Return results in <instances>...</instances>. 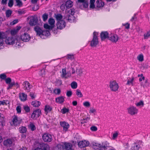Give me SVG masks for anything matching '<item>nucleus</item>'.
<instances>
[{"label": "nucleus", "instance_id": "21", "mask_svg": "<svg viewBox=\"0 0 150 150\" xmlns=\"http://www.w3.org/2000/svg\"><path fill=\"white\" fill-rule=\"evenodd\" d=\"M34 30L37 33V35L39 36L41 35L43 30L40 27L36 26L34 27Z\"/></svg>", "mask_w": 150, "mask_h": 150}, {"label": "nucleus", "instance_id": "64", "mask_svg": "<svg viewBox=\"0 0 150 150\" xmlns=\"http://www.w3.org/2000/svg\"><path fill=\"white\" fill-rule=\"evenodd\" d=\"M18 32L14 29L12 30L11 31V34L12 35H15Z\"/></svg>", "mask_w": 150, "mask_h": 150}, {"label": "nucleus", "instance_id": "43", "mask_svg": "<svg viewBox=\"0 0 150 150\" xmlns=\"http://www.w3.org/2000/svg\"><path fill=\"white\" fill-rule=\"evenodd\" d=\"M48 15L46 13H44L42 16L43 21H45L48 18Z\"/></svg>", "mask_w": 150, "mask_h": 150}, {"label": "nucleus", "instance_id": "13", "mask_svg": "<svg viewBox=\"0 0 150 150\" xmlns=\"http://www.w3.org/2000/svg\"><path fill=\"white\" fill-rule=\"evenodd\" d=\"M21 39L24 42H28L30 39V37L27 33H25L21 36Z\"/></svg>", "mask_w": 150, "mask_h": 150}, {"label": "nucleus", "instance_id": "30", "mask_svg": "<svg viewBox=\"0 0 150 150\" xmlns=\"http://www.w3.org/2000/svg\"><path fill=\"white\" fill-rule=\"evenodd\" d=\"M76 71L77 75L79 76H82L83 74H84V71L81 69H76Z\"/></svg>", "mask_w": 150, "mask_h": 150}, {"label": "nucleus", "instance_id": "2", "mask_svg": "<svg viewBox=\"0 0 150 150\" xmlns=\"http://www.w3.org/2000/svg\"><path fill=\"white\" fill-rule=\"evenodd\" d=\"M109 87L110 90L112 91L116 92L119 88L118 83L115 80H110L109 82Z\"/></svg>", "mask_w": 150, "mask_h": 150}, {"label": "nucleus", "instance_id": "17", "mask_svg": "<svg viewBox=\"0 0 150 150\" xmlns=\"http://www.w3.org/2000/svg\"><path fill=\"white\" fill-rule=\"evenodd\" d=\"M100 37L101 40H104L106 38L108 39L109 34L106 31L102 32L100 34Z\"/></svg>", "mask_w": 150, "mask_h": 150}, {"label": "nucleus", "instance_id": "16", "mask_svg": "<svg viewBox=\"0 0 150 150\" xmlns=\"http://www.w3.org/2000/svg\"><path fill=\"white\" fill-rule=\"evenodd\" d=\"M142 141H139L135 143L133 146L132 147V150H139L140 147V145L142 144Z\"/></svg>", "mask_w": 150, "mask_h": 150}, {"label": "nucleus", "instance_id": "12", "mask_svg": "<svg viewBox=\"0 0 150 150\" xmlns=\"http://www.w3.org/2000/svg\"><path fill=\"white\" fill-rule=\"evenodd\" d=\"M38 23V19L37 17L32 16L30 18L29 24L31 26L35 25Z\"/></svg>", "mask_w": 150, "mask_h": 150}, {"label": "nucleus", "instance_id": "28", "mask_svg": "<svg viewBox=\"0 0 150 150\" xmlns=\"http://www.w3.org/2000/svg\"><path fill=\"white\" fill-rule=\"evenodd\" d=\"M135 104L136 106L140 108H142L144 106V101L142 100H141L139 102H136Z\"/></svg>", "mask_w": 150, "mask_h": 150}, {"label": "nucleus", "instance_id": "33", "mask_svg": "<svg viewBox=\"0 0 150 150\" xmlns=\"http://www.w3.org/2000/svg\"><path fill=\"white\" fill-rule=\"evenodd\" d=\"M52 110V108L49 105H46L45 106L44 110L46 114L51 111Z\"/></svg>", "mask_w": 150, "mask_h": 150}, {"label": "nucleus", "instance_id": "36", "mask_svg": "<svg viewBox=\"0 0 150 150\" xmlns=\"http://www.w3.org/2000/svg\"><path fill=\"white\" fill-rule=\"evenodd\" d=\"M55 17L57 21H62L63 16L61 14H55Z\"/></svg>", "mask_w": 150, "mask_h": 150}, {"label": "nucleus", "instance_id": "34", "mask_svg": "<svg viewBox=\"0 0 150 150\" xmlns=\"http://www.w3.org/2000/svg\"><path fill=\"white\" fill-rule=\"evenodd\" d=\"M31 104L34 107H38L40 105V103L39 101L35 100L32 102Z\"/></svg>", "mask_w": 150, "mask_h": 150}, {"label": "nucleus", "instance_id": "37", "mask_svg": "<svg viewBox=\"0 0 150 150\" xmlns=\"http://www.w3.org/2000/svg\"><path fill=\"white\" fill-rule=\"evenodd\" d=\"M50 34V33L49 31L46 30H42V32L41 35H44L47 36H49Z\"/></svg>", "mask_w": 150, "mask_h": 150}, {"label": "nucleus", "instance_id": "56", "mask_svg": "<svg viewBox=\"0 0 150 150\" xmlns=\"http://www.w3.org/2000/svg\"><path fill=\"white\" fill-rule=\"evenodd\" d=\"M60 92V89L59 88L55 89L53 90V93L54 94H59Z\"/></svg>", "mask_w": 150, "mask_h": 150}, {"label": "nucleus", "instance_id": "19", "mask_svg": "<svg viewBox=\"0 0 150 150\" xmlns=\"http://www.w3.org/2000/svg\"><path fill=\"white\" fill-rule=\"evenodd\" d=\"M96 8L97 9L98 8H100L103 7L104 5V3L101 0H97L96 2Z\"/></svg>", "mask_w": 150, "mask_h": 150}, {"label": "nucleus", "instance_id": "50", "mask_svg": "<svg viewBox=\"0 0 150 150\" xmlns=\"http://www.w3.org/2000/svg\"><path fill=\"white\" fill-rule=\"evenodd\" d=\"M96 110L95 109L93 108H90V110L89 111V113H93L95 114V113H96Z\"/></svg>", "mask_w": 150, "mask_h": 150}, {"label": "nucleus", "instance_id": "55", "mask_svg": "<svg viewBox=\"0 0 150 150\" xmlns=\"http://www.w3.org/2000/svg\"><path fill=\"white\" fill-rule=\"evenodd\" d=\"M39 74L42 76H44L45 75V70L44 69L41 70Z\"/></svg>", "mask_w": 150, "mask_h": 150}, {"label": "nucleus", "instance_id": "25", "mask_svg": "<svg viewBox=\"0 0 150 150\" xmlns=\"http://www.w3.org/2000/svg\"><path fill=\"white\" fill-rule=\"evenodd\" d=\"M0 123L2 126H4L5 125V120L4 116L3 115H1L0 113Z\"/></svg>", "mask_w": 150, "mask_h": 150}, {"label": "nucleus", "instance_id": "6", "mask_svg": "<svg viewBox=\"0 0 150 150\" xmlns=\"http://www.w3.org/2000/svg\"><path fill=\"white\" fill-rule=\"evenodd\" d=\"M42 139L44 142H49L52 140V135L49 133H45L42 135Z\"/></svg>", "mask_w": 150, "mask_h": 150}, {"label": "nucleus", "instance_id": "63", "mask_svg": "<svg viewBox=\"0 0 150 150\" xmlns=\"http://www.w3.org/2000/svg\"><path fill=\"white\" fill-rule=\"evenodd\" d=\"M6 76L4 74H1L0 75V78L1 79L3 80H5L6 79Z\"/></svg>", "mask_w": 150, "mask_h": 150}, {"label": "nucleus", "instance_id": "27", "mask_svg": "<svg viewBox=\"0 0 150 150\" xmlns=\"http://www.w3.org/2000/svg\"><path fill=\"white\" fill-rule=\"evenodd\" d=\"M134 78L133 76H132L131 78H129V79L127 81V85H131L132 86L133 85V81L134 80Z\"/></svg>", "mask_w": 150, "mask_h": 150}, {"label": "nucleus", "instance_id": "52", "mask_svg": "<svg viewBox=\"0 0 150 150\" xmlns=\"http://www.w3.org/2000/svg\"><path fill=\"white\" fill-rule=\"evenodd\" d=\"M17 6L21 7L22 5V3L20 0H15Z\"/></svg>", "mask_w": 150, "mask_h": 150}, {"label": "nucleus", "instance_id": "38", "mask_svg": "<svg viewBox=\"0 0 150 150\" xmlns=\"http://www.w3.org/2000/svg\"><path fill=\"white\" fill-rule=\"evenodd\" d=\"M56 149H57V150H64V144L62 145L61 144H59L57 145Z\"/></svg>", "mask_w": 150, "mask_h": 150}, {"label": "nucleus", "instance_id": "8", "mask_svg": "<svg viewBox=\"0 0 150 150\" xmlns=\"http://www.w3.org/2000/svg\"><path fill=\"white\" fill-rule=\"evenodd\" d=\"M23 87L25 91L28 93L30 91V84L27 81L24 82L22 84Z\"/></svg>", "mask_w": 150, "mask_h": 150}, {"label": "nucleus", "instance_id": "60", "mask_svg": "<svg viewBox=\"0 0 150 150\" xmlns=\"http://www.w3.org/2000/svg\"><path fill=\"white\" fill-rule=\"evenodd\" d=\"M16 110L18 113H20L21 112V107L20 106H18L16 108Z\"/></svg>", "mask_w": 150, "mask_h": 150}, {"label": "nucleus", "instance_id": "41", "mask_svg": "<svg viewBox=\"0 0 150 150\" xmlns=\"http://www.w3.org/2000/svg\"><path fill=\"white\" fill-rule=\"evenodd\" d=\"M12 13V11L11 10H8L6 11V17L7 18L11 16Z\"/></svg>", "mask_w": 150, "mask_h": 150}, {"label": "nucleus", "instance_id": "4", "mask_svg": "<svg viewBox=\"0 0 150 150\" xmlns=\"http://www.w3.org/2000/svg\"><path fill=\"white\" fill-rule=\"evenodd\" d=\"M22 119L16 115H14L12 117V121L11 125L12 126H19L22 122Z\"/></svg>", "mask_w": 150, "mask_h": 150}, {"label": "nucleus", "instance_id": "15", "mask_svg": "<svg viewBox=\"0 0 150 150\" xmlns=\"http://www.w3.org/2000/svg\"><path fill=\"white\" fill-rule=\"evenodd\" d=\"M16 40L15 38L12 37H8L6 38L5 40V42L6 44L8 45H12L14 44Z\"/></svg>", "mask_w": 150, "mask_h": 150}, {"label": "nucleus", "instance_id": "29", "mask_svg": "<svg viewBox=\"0 0 150 150\" xmlns=\"http://www.w3.org/2000/svg\"><path fill=\"white\" fill-rule=\"evenodd\" d=\"M56 101L57 103L60 104L62 103L64 101V98L62 96L56 98Z\"/></svg>", "mask_w": 150, "mask_h": 150}, {"label": "nucleus", "instance_id": "1", "mask_svg": "<svg viewBox=\"0 0 150 150\" xmlns=\"http://www.w3.org/2000/svg\"><path fill=\"white\" fill-rule=\"evenodd\" d=\"M106 145H103V144L102 145L101 144L95 142H92L91 143V146L92 147L96 150H99L101 149L102 147L105 148L107 147L109 145L108 143L105 142Z\"/></svg>", "mask_w": 150, "mask_h": 150}, {"label": "nucleus", "instance_id": "5", "mask_svg": "<svg viewBox=\"0 0 150 150\" xmlns=\"http://www.w3.org/2000/svg\"><path fill=\"white\" fill-rule=\"evenodd\" d=\"M127 110L128 113L132 116L137 114L138 112V109L133 106H130L127 108Z\"/></svg>", "mask_w": 150, "mask_h": 150}, {"label": "nucleus", "instance_id": "47", "mask_svg": "<svg viewBox=\"0 0 150 150\" xmlns=\"http://www.w3.org/2000/svg\"><path fill=\"white\" fill-rule=\"evenodd\" d=\"M67 57L68 59H70L71 60L74 59V55L73 54H68L67 55Z\"/></svg>", "mask_w": 150, "mask_h": 150}, {"label": "nucleus", "instance_id": "42", "mask_svg": "<svg viewBox=\"0 0 150 150\" xmlns=\"http://www.w3.org/2000/svg\"><path fill=\"white\" fill-rule=\"evenodd\" d=\"M71 87L73 89L76 88L77 87V84L75 81H73L71 84Z\"/></svg>", "mask_w": 150, "mask_h": 150}, {"label": "nucleus", "instance_id": "54", "mask_svg": "<svg viewBox=\"0 0 150 150\" xmlns=\"http://www.w3.org/2000/svg\"><path fill=\"white\" fill-rule=\"evenodd\" d=\"M69 14H70L74 15L75 12V10L73 9H71L69 10Z\"/></svg>", "mask_w": 150, "mask_h": 150}, {"label": "nucleus", "instance_id": "40", "mask_svg": "<svg viewBox=\"0 0 150 150\" xmlns=\"http://www.w3.org/2000/svg\"><path fill=\"white\" fill-rule=\"evenodd\" d=\"M28 127L31 131H33L36 129V127L32 123L28 125Z\"/></svg>", "mask_w": 150, "mask_h": 150}, {"label": "nucleus", "instance_id": "14", "mask_svg": "<svg viewBox=\"0 0 150 150\" xmlns=\"http://www.w3.org/2000/svg\"><path fill=\"white\" fill-rule=\"evenodd\" d=\"M60 125L63 128V130L65 131L67 130L69 127V124L65 121L60 122Z\"/></svg>", "mask_w": 150, "mask_h": 150}, {"label": "nucleus", "instance_id": "61", "mask_svg": "<svg viewBox=\"0 0 150 150\" xmlns=\"http://www.w3.org/2000/svg\"><path fill=\"white\" fill-rule=\"evenodd\" d=\"M16 85V83L15 82L13 81L11 83L9 84L7 88V89H9V88H11L14 85Z\"/></svg>", "mask_w": 150, "mask_h": 150}, {"label": "nucleus", "instance_id": "18", "mask_svg": "<svg viewBox=\"0 0 150 150\" xmlns=\"http://www.w3.org/2000/svg\"><path fill=\"white\" fill-rule=\"evenodd\" d=\"M67 73L66 68H65L62 69V73L61 76L62 78H64L65 79H67L68 77L71 76V75L67 76Z\"/></svg>", "mask_w": 150, "mask_h": 150}, {"label": "nucleus", "instance_id": "24", "mask_svg": "<svg viewBox=\"0 0 150 150\" xmlns=\"http://www.w3.org/2000/svg\"><path fill=\"white\" fill-rule=\"evenodd\" d=\"M12 143V140L10 139H8L4 142V144L6 146H10Z\"/></svg>", "mask_w": 150, "mask_h": 150}, {"label": "nucleus", "instance_id": "10", "mask_svg": "<svg viewBox=\"0 0 150 150\" xmlns=\"http://www.w3.org/2000/svg\"><path fill=\"white\" fill-rule=\"evenodd\" d=\"M108 39L112 42L116 43L118 40V37L116 35L111 34L109 35Z\"/></svg>", "mask_w": 150, "mask_h": 150}, {"label": "nucleus", "instance_id": "39", "mask_svg": "<svg viewBox=\"0 0 150 150\" xmlns=\"http://www.w3.org/2000/svg\"><path fill=\"white\" fill-rule=\"evenodd\" d=\"M23 108L26 113L29 112L30 111V108L27 105H24Z\"/></svg>", "mask_w": 150, "mask_h": 150}, {"label": "nucleus", "instance_id": "20", "mask_svg": "<svg viewBox=\"0 0 150 150\" xmlns=\"http://www.w3.org/2000/svg\"><path fill=\"white\" fill-rule=\"evenodd\" d=\"M72 145L71 143H64V149L66 150H70L73 149L72 148Z\"/></svg>", "mask_w": 150, "mask_h": 150}, {"label": "nucleus", "instance_id": "7", "mask_svg": "<svg viewBox=\"0 0 150 150\" xmlns=\"http://www.w3.org/2000/svg\"><path fill=\"white\" fill-rule=\"evenodd\" d=\"M66 25V23L63 20L57 21L56 23L57 28L61 30L64 28Z\"/></svg>", "mask_w": 150, "mask_h": 150}, {"label": "nucleus", "instance_id": "23", "mask_svg": "<svg viewBox=\"0 0 150 150\" xmlns=\"http://www.w3.org/2000/svg\"><path fill=\"white\" fill-rule=\"evenodd\" d=\"M40 148L42 150H49L50 146L47 144H43L40 145Z\"/></svg>", "mask_w": 150, "mask_h": 150}, {"label": "nucleus", "instance_id": "62", "mask_svg": "<svg viewBox=\"0 0 150 150\" xmlns=\"http://www.w3.org/2000/svg\"><path fill=\"white\" fill-rule=\"evenodd\" d=\"M5 80L6 83L7 84H9L11 81V79L10 78H8L6 79Z\"/></svg>", "mask_w": 150, "mask_h": 150}, {"label": "nucleus", "instance_id": "35", "mask_svg": "<svg viewBox=\"0 0 150 150\" xmlns=\"http://www.w3.org/2000/svg\"><path fill=\"white\" fill-rule=\"evenodd\" d=\"M49 23L51 26H53V28L54 25L55 20L52 18H50L48 20Z\"/></svg>", "mask_w": 150, "mask_h": 150}, {"label": "nucleus", "instance_id": "9", "mask_svg": "<svg viewBox=\"0 0 150 150\" xmlns=\"http://www.w3.org/2000/svg\"><path fill=\"white\" fill-rule=\"evenodd\" d=\"M41 114V111L40 109H37L33 111L31 115V118L33 119L38 117Z\"/></svg>", "mask_w": 150, "mask_h": 150}, {"label": "nucleus", "instance_id": "11", "mask_svg": "<svg viewBox=\"0 0 150 150\" xmlns=\"http://www.w3.org/2000/svg\"><path fill=\"white\" fill-rule=\"evenodd\" d=\"M89 144V142L86 140L80 141L78 143L79 146L81 148L87 146Z\"/></svg>", "mask_w": 150, "mask_h": 150}, {"label": "nucleus", "instance_id": "48", "mask_svg": "<svg viewBox=\"0 0 150 150\" xmlns=\"http://www.w3.org/2000/svg\"><path fill=\"white\" fill-rule=\"evenodd\" d=\"M118 136V133L117 132H115L112 134V139L115 140L117 138Z\"/></svg>", "mask_w": 150, "mask_h": 150}, {"label": "nucleus", "instance_id": "58", "mask_svg": "<svg viewBox=\"0 0 150 150\" xmlns=\"http://www.w3.org/2000/svg\"><path fill=\"white\" fill-rule=\"evenodd\" d=\"M5 37L4 33L0 32V41H1V40H2L3 41V40L2 39L4 38Z\"/></svg>", "mask_w": 150, "mask_h": 150}, {"label": "nucleus", "instance_id": "53", "mask_svg": "<svg viewBox=\"0 0 150 150\" xmlns=\"http://www.w3.org/2000/svg\"><path fill=\"white\" fill-rule=\"evenodd\" d=\"M62 81L59 79L57 80L55 82L56 85L57 86H59L61 85L62 84Z\"/></svg>", "mask_w": 150, "mask_h": 150}, {"label": "nucleus", "instance_id": "49", "mask_svg": "<svg viewBox=\"0 0 150 150\" xmlns=\"http://www.w3.org/2000/svg\"><path fill=\"white\" fill-rule=\"evenodd\" d=\"M83 5L84 8H86L88 6V1L87 0H86L83 3Z\"/></svg>", "mask_w": 150, "mask_h": 150}, {"label": "nucleus", "instance_id": "51", "mask_svg": "<svg viewBox=\"0 0 150 150\" xmlns=\"http://www.w3.org/2000/svg\"><path fill=\"white\" fill-rule=\"evenodd\" d=\"M83 105L86 107H89L90 106V103L88 101H86L83 102Z\"/></svg>", "mask_w": 150, "mask_h": 150}, {"label": "nucleus", "instance_id": "32", "mask_svg": "<svg viewBox=\"0 0 150 150\" xmlns=\"http://www.w3.org/2000/svg\"><path fill=\"white\" fill-rule=\"evenodd\" d=\"M72 3V2L70 0L67 1L65 4L67 8H69L71 7L73 5Z\"/></svg>", "mask_w": 150, "mask_h": 150}, {"label": "nucleus", "instance_id": "59", "mask_svg": "<svg viewBox=\"0 0 150 150\" xmlns=\"http://www.w3.org/2000/svg\"><path fill=\"white\" fill-rule=\"evenodd\" d=\"M144 39H147L150 37V32H148L144 34Z\"/></svg>", "mask_w": 150, "mask_h": 150}, {"label": "nucleus", "instance_id": "26", "mask_svg": "<svg viewBox=\"0 0 150 150\" xmlns=\"http://www.w3.org/2000/svg\"><path fill=\"white\" fill-rule=\"evenodd\" d=\"M27 130L26 127L24 126H22L20 127L19 128V131L21 133H26Z\"/></svg>", "mask_w": 150, "mask_h": 150}, {"label": "nucleus", "instance_id": "44", "mask_svg": "<svg viewBox=\"0 0 150 150\" xmlns=\"http://www.w3.org/2000/svg\"><path fill=\"white\" fill-rule=\"evenodd\" d=\"M44 28L46 29L52 30L53 28V26L49 25L47 24H45L44 25Z\"/></svg>", "mask_w": 150, "mask_h": 150}, {"label": "nucleus", "instance_id": "31", "mask_svg": "<svg viewBox=\"0 0 150 150\" xmlns=\"http://www.w3.org/2000/svg\"><path fill=\"white\" fill-rule=\"evenodd\" d=\"M19 98L22 101H24L26 100L27 95L26 94H20Z\"/></svg>", "mask_w": 150, "mask_h": 150}, {"label": "nucleus", "instance_id": "22", "mask_svg": "<svg viewBox=\"0 0 150 150\" xmlns=\"http://www.w3.org/2000/svg\"><path fill=\"white\" fill-rule=\"evenodd\" d=\"M65 18L69 22H71L75 19V17L74 15L67 14L65 17Z\"/></svg>", "mask_w": 150, "mask_h": 150}, {"label": "nucleus", "instance_id": "46", "mask_svg": "<svg viewBox=\"0 0 150 150\" xmlns=\"http://www.w3.org/2000/svg\"><path fill=\"white\" fill-rule=\"evenodd\" d=\"M138 60L139 61L142 62L144 61V56L142 54H140L137 57Z\"/></svg>", "mask_w": 150, "mask_h": 150}, {"label": "nucleus", "instance_id": "45", "mask_svg": "<svg viewBox=\"0 0 150 150\" xmlns=\"http://www.w3.org/2000/svg\"><path fill=\"white\" fill-rule=\"evenodd\" d=\"M69 112V109L65 107L63 108L61 110V112L63 114H64L67 112Z\"/></svg>", "mask_w": 150, "mask_h": 150}, {"label": "nucleus", "instance_id": "3", "mask_svg": "<svg viewBox=\"0 0 150 150\" xmlns=\"http://www.w3.org/2000/svg\"><path fill=\"white\" fill-rule=\"evenodd\" d=\"M98 33L94 32L93 33V38L91 41L90 45L92 47H96L98 44L99 42L98 38Z\"/></svg>", "mask_w": 150, "mask_h": 150}, {"label": "nucleus", "instance_id": "57", "mask_svg": "<svg viewBox=\"0 0 150 150\" xmlns=\"http://www.w3.org/2000/svg\"><path fill=\"white\" fill-rule=\"evenodd\" d=\"M13 4V0H9V1L8 3V6L9 7H12Z\"/></svg>", "mask_w": 150, "mask_h": 150}]
</instances>
